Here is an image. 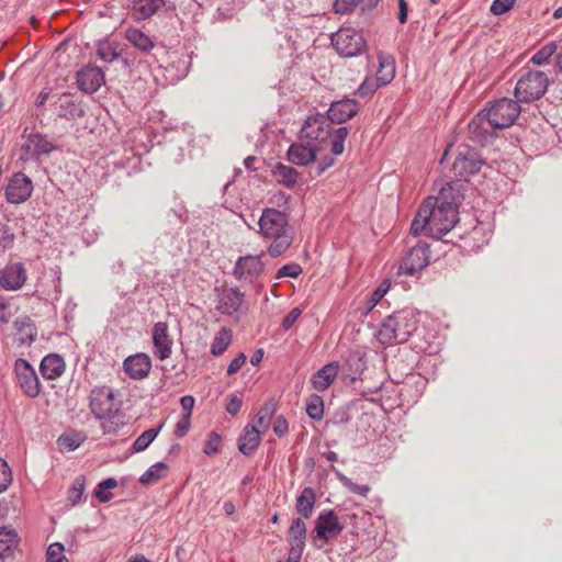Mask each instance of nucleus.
<instances>
[{
    "label": "nucleus",
    "instance_id": "nucleus-24",
    "mask_svg": "<svg viewBox=\"0 0 562 562\" xmlns=\"http://www.w3.org/2000/svg\"><path fill=\"white\" fill-rule=\"evenodd\" d=\"M261 431L256 425H247L238 439V450L244 456H250L259 446Z\"/></svg>",
    "mask_w": 562,
    "mask_h": 562
},
{
    "label": "nucleus",
    "instance_id": "nucleus-55",
    "mask_svg": "<svg viewBox=\"0 0 562 562\" xmlns=\"http://www.w3.org/2000/svg\"><path fill=\"white\" fill-rule=\"evenodd\" d=\"M359 7V0H335L334 10L336 13L346 14Z\"/></svg>",
    "mask_w": 562,
    "mask_h": 562
},
{
    "label": "nucleus",
    "instance_id": "nucleus-61",
    "mask_svg": "<svg viewBox=\"0 0 562 562\" xmlns=\"http://www.w3.org/2000/svg\"><path fill=\"white\" fill-rule=\"evenodd\" d=\"M190 427V416L184 415L176 425L175 434L178 437H183L188 431Z\"/></svg>",
    "mask_w": 562,
    "mask_h": 562
},
{
    "label": "nucleus",
    "instance_id": "nucleus-13",
    "mask_svg": "<svg viewBox=\"0 0 562 562\" xmlns=\"http://www.w3.org/2000/svg\"><path fill=\"white\" fill-rule=\"evenodd\" d=\"M483 166V160L479 155L468 147L459 151L454 159L452 170L457 177L467 180L470 176L480 171Z\"/></svg>",
    "mask_w": 562,
    "mask_h": 562
},
{
    "label": "nucleus",
    "instance_id": "nucleus-3",
    "mask_svg": "<svg viewBox=\"0 0 562 562\" xmlns=\"http://www.w3.org/2000/svg\"><path fill=\"white\" fill-rule=\"evenodd\" d=\"M429 218V235L441 238L448 234L458 222V209L451 202L439 201L437 198H427L424 202Z\"/></svg>",
    "mask_w": 562,
    "mask_h": 562
},
{
    "label": "nucleus",
    "instance_id": "nucleus-44",
    "mask_svg": "<svg viewBox=\"0 0 562 562\" xmlns=\"http://www.w3.org/2000/svg\"><path fill=\"white\" fill-rule=\"evenodd\" d=\"M86 487V479L83 475L77 476L71 486L68 490V502L71 505H77L80 503L83 492Z\"/></svg>",
    "mask_w": 562,
    "mask_h": 562
},
{
    "label": "nucleus",
    "instance_id": "nucleus-41",
    "mask_svg": "<svg viewBox=\"0 0 562 562\" xmlns=\"http://www.w3.org/2000/svg\"><path fill=\"white\" fill-rule=\"evenodd\" d=\"M167 469V464L164 462H157L148 468L139 477V483L148 485L159 481L164 476V471Z\"/></svg>",
    "mask_w": 562,
    "mask_h": 562
},
{
    "label": "nucleus",
    "instance_id": "nucleus-39",
    "mask_svg": "<svg viewBox=\"0 0 562 562\" xmlns=\"http://www.w3.org/2000/svg\"><path fill=\"white\" fill-rule=\"evenodd\" d=\"M59 101L58 115L60 117L74 120L83 114V111L74 101L69 100L66 94H63Z\"/></svg>",
    "mask_w": 562,
    "mask_h": 562
},
{
    "label": "nucleus",
    "instance_id": "nucleus-28",
    "mask_svg": "<svg viewBox=\"0 0 562 562\" xmlns=\"http://www.w3.org/2000/svg\"><path fill=\"white\" fill-rule=\"evenodd\" d=\"M316 502V495L312 487H305L299 497L296 498V512L304 518L312 516L314 505Z\"/></svg>",
    "mask_w": 562,
    "mask_h": 562
},
{
    "label": "nucleus",
    "instance_id": "nucleus-50",
    "mask_svg": "<svg viewBox=\"0 0 562 562\" xmlns=\"http://www.w3.org/2000/svg\"><path fill=\"white\" fill-rule=\"evenodd\" d=\"M303 269L299 263L290 262L286 265H283L276 274V279H282V278H297L302 273Z\"/></svg>",
    "mask_w": 562,
    "mask_h": 562
},
{
    "label": "nucleus",
    "instance_id": "nucleus-59",
    "mask_svg": "<svg viewBox=\"0 0 562 562\" xmlns=\"http://www.w3.org/2000/svg\"><path fill=\"white\" fill-rule=\"evenodd\" d=\"M289 430V424L288 420L284 418V416L280 415L276 418L274 425H273V432L278 437H283Z\"/></svg>",
    "mask_w": 562,
    "mask_h": 562
},
{
    "label": "nucleus",
    "instance_id": "nucleus-30",
    "mask_svg": "<svg viewBox=\"0 0 562 562\" xmlns=\"http://www.w3.org/2000/svg\"><path fill=\"white\" fill-rule=\"evenodd\" d=\"M125 37L135 48L143 53H148L154 47V42L139 29L128 27L125 31Z\"/></svg>",
    "mask_w": 562,
    "mask_h": 562
},
{
    "label": "nucleus",
    "instance_id": "nucleus-36",
    "mask_svg": "<svg viewBox=\"0 0 562 562\" xmlns=\"http://www.w3.org/2000/svg\"><path fill=\"white\" fill-rule=\"evenodd\" d=\"M423 233L429 235V218L424 203L419 206L411 225V234L414 237L420 236Z\"/></svg>",
    "mask_w": 562,
    "mask_h": 562
},
{
    "label": "nucleus",
    "instance_id": "nucleus-60",
    "mask_svg": "<svg viewBox=\"0 0 562 562\" xmlns=\"http://www.w3.org/2000/svg\"><path fill=\"white\" fill-rule=\"evenodd\" d=\"M335 158L333 156H324L315 168V177L322 176L328 168L334 166Z\"/></svg>",
    "mask_w": 562,
    "mask_h": 562
},
{
    "label": "nucleus",
    "instance_id": "nucleus-40",
    "mask_svg": "<svg viewBox=\"0 0 562 562\" xmlns=\"http://www.w3.org/2000/svg\"><path fill=\"white\" fill-rule=\"evenodd\" d=\"M366 363L359 353H351L347 359V372L352 382L361 378Z\"/></svg>",
    "mask_w": 562,
    "mask_h": 562
},
{
    "label": "nucleus",
    "instance_id": "nucleus-10",
    "mask_svg": "<svg viewBox=\"0 0 562 562\" xmlns=\"http://www.w3.org/2000/svg\"><path fill=\"white\" fill-rule=\"evenodd\" d=\"M90 408L98 419L111 418L119 411L111 387H95L90 394Z\"/></svg>",
    "mask_w": 562,
    "mask_h": 562
},
{
    "label": "nucleus",
    "instance_id": "nucleus-9",
    "mask_svg": "<svg viewBox=\"0 0 562 562\" xmlns=\"http://www.w3.org/2000/svg\"><path fill=\"white\" fill-rule=\"evenodd\" d=\"M430 258L429 245L425 241H417L416 245L412 246L400 263V272L413 276L424 270Z\"/></svg>",
    "mask_w": 562,
    "mask_h": 562
},
{
    "label": "nucleus",
    "instance_id": "nucleus-34",
    "mask_svg": "<svg viewBox=\"0 0 562 562\" xmlns=\"http://www.w3.org/2000/svg\"><path fill=\"white\" fill-rule=\"evenodd\" d=\"M13 325L19 334L21 345H31L35 340L37 330L30 319H16Z\"/></svg>",
    "mask_w": 562,
    "mask_h": 562
},
{
    "label": "nucleus",
    "instance_id": "nucleus-51",
    "mask_svg": "<svg viewBox=\"0 0 562 562\" xmlns=\"http://www.w3.org/2000/svg\"><path fill=\"white\" fill-rule=\"evenodd\" d=\"M381 87L376 79L367 77L357 90V94L361 98H368L372 95L378 88Z\"/></svg>",
    "mask_w": 562,
    "mask_h": 562
},
{
    "label": "nucleus",
    "instance_id": "nucleus-29",
    "mask_svg": "<svg viewBox=\"0 0 562 562\" xmlns=\"http://www.w3.org/2000/svg\"><path fill=\"white\" fill-rule=\"evenodd\" d=\"M18 544L15 530L9 527L0 528V559L9 558Z\"/></svg>",
    "mask_w": 562,
    "mask_h": 562
},
{
    "label": "nucleus",
    "instance_id": "nucleus-20",
    "mask_svg": "<svg viewBox=\"0 0 562 562\" xmlns=\"http://www.w3.org/2000/svg\"><path fill=\"white\" fill-rule=\"evenodd\" d=\"M23 149L26 155L35 158L42 155L50 154L57 149V146L50 139H48L46 135L40 133H31L25 139Z\"/></svg>",
    "mask_w": 562,
    "mask_h": 562
},
{
    "label": "nucleus",
    "instance_id": "nucleus-63",
    "mask_svg": "<svg viewBox=\"0 0 562 562\" xmlns=\"http://www.w3.org/2000/svg\"><path fill=\"white\" fill-rule=\"evenodd\" d=\"M390 288V283L387 281H384L378 286V289L373 292L371 301L372 304L375 305L387 292Z\"/></svg>",
    "mask_w": 562,
    "mask_h": 562
},
{
    "label": "nucleus",
    "instance_id": "nucleus-23",
    "mask_svg": "<svg viewBox=\"0 0 562 562\" xmlns=\"http://www.w3.org/2000/svg\"><path fill=\"white\" fill-rule=\"evenodd\" d=\"M338 370L339 364L336 361L325 364L312 375V387L318 392L327 390L336 379Z\"/></svg>",
    "mask_w": 562,
    "mask_h": 562
},
{
    "label": "nucleus",
    "instance_id": "nucleus-8",
    "mask_svg": "<svg viewBox=\"0 0 562 562\" xmlns=\"http://www.w3.org/2000/svg\"><path fill=\"white\" fill-rule=\"evenodd\" d=\"M266 252L260 255H246L239 257L234 266L233 276L241 283L252 284L261 276L265 270L262 257Z\"/></svg>",
    "mask_w": 562,
    "mask_h": 562
},
{
    "label": "nucleus",
    "instance_id": "nucleus-38",
    "mask_svg": "<svg viewBox=\"0 0 562 562\" xmlns=\"http://www.w3.org/2000/svg\"><path fill=\"white\" fill-rule=\"evenodd\" d=\"M232 342V331L227 328H222L214 337L211 345V353L215 357L223 355Z\"/></svg>",
    "mask_w": 562,
    "mask_h": 562
},
{
    "label": "nucleus",
    "instance_id": "nucleus-62",
    "mask_svg": "<svg viewBox=\"0 0 562 562\" xmlns=\"http://www.w3.org/2000/svg\"><path fill=\"white\" fill-rule=\"evenodd\" d=\"M241 400L236 395H231L226 405V412L231 415H236L241 407Z\"/></svg>",
    "mask_w": 562,
    "mask_h": 562
},
{
    "label": "nucleus",
    "instance_id": "nucleus-14",
    "mask_svg": "<svg viewBox=\"0 0 562 562\" xmlns=\"http://www.w3.org/2000/svg\"><path fill=\"white\" fill-rule=\"evenodd\" d=\"M78 88L89 94L94 93L104 83L105 77L103 70L93 65H87L77 72Z\"/></svg>",
    "mask_w": 562,
    "mask_h": 562
},
{
    "label": "nucleus",
    "instance_id": "nucleus-33",
    "mask_svg": "<svg viewBox=\"0 0 562 562\" xmlns=\"http://www.w3.org/2000/svg\"><path fill=\"white\" fill-rule=\"evenodd\" d=\"M378 340L383 345L398 344L395 323L393 316H387L379 327L376 333Z\"/></svg>",
    "mask_w": 562,
    "mask_h": 562
},
{
    "label": "nucleus",
    "instance_id": "nucleus-35",
    "mask_svg": "<svg viewBox=\"0 0 562 562\" xmlns=\"http://www.w3.org/2000/svg\"><path fill=\"white\" fill-rule=\"evenodd\" d=\"M276 412V403L273 401L266 402L256 414L255 420L251 425H256L263 434L270 426L271 418Z\"/></svg>",
    "mask_w": 562,
    "mask_h": 562
},
{
    "label": "nucleus",
    "instance_id": "nucleus-48",
    "mask_svg": "<svg viewBox=\"0 0 562 562\" xmlns=\"http://www.w3.org/2000/svg\"><path fill=\"white\" fill-rule=\"evenodd\" d=\"M15 240V235L12 228L5 224L0 223V251L10 249Z\"/></svg>",
    "mask_w": 562,
    "mask_h": 562
},
{
    "label": "nucleus",
    "instance_id": "nucleus-15",
    "mask_svg": "<svg viewBox=\"0 0 562 562\" xmlns=\"http://www.w3.org/2000/svg\"><path fill=\"white\" fill-rule=\"evenodd\" d=\"M392 316L396 327L397 341L398 344H404L408 340L409 336L416 331L418 319L416 315L408 310L396 312Z\"/></svg>",
    "mask_w": 562,
    "mask_h": 562
},
{
    "label": "nucleus",
    "instance_id": "nucleus-49",
    "mask_svg": "<svg viewBox=\"0 0 562 562\" xmlns=\"http://www.w3.org/2000/svg\"><path fill=\"white\" fill-rule=\"evenodd\" d=\"M64 551V546L60 542L52 543L46 552V562H68Z\"/></svg>",
    "mask_w": 562,
    "mask_h": 562
},
{
    "label": "nucleus",
    "instance_id": "nucleus-43",
    "mask_svg": "<svg viewBox=\"0 0 562 562\" xmlns=\"http://www.w3.org/2000/svg\"><path fill=\"white\" fill-rule=\"evenodd\" d=\"M97 55L105 63H112L120 57L116 46L109 41H101L98 44Z\"/></svg>",
    "mask_w": 562,
    "mask_h": 562
},
{
    "label": "nucleus",
    "instance_id": "nucleus-6",
    "mask_svg": "<svg viewBox=\"0 0 562 562\" xmlns=\"http://www.w3.org/2000/svg\"><path fill=\"white\" fill-rule=\"evenodd\" d=\"M484 112L497 130H503L516 122L521 108L516 99L502 98L496 100L488 109H484Z\"/></svg>",
    "mask_w": 562,
    "mask_h": 562
},
{
    "label": "nucleus",
    "instance_id": "nucleus-21",
    "mask_svg": "<svg viewBox=\"0 0 562 562\" xmlns=\"http://www.w3.org/2000/svg\"><path fill=\"white\" fill-rule=\"evenodd\" d=\"M126 374L134 380L146 378L151 369V360L146 353H136L127 357L123 363Z\"/></svg>",
    "mask_w": 562,
    "mask_h": 562
},
{
    "label": "nucleus",
    "instance_id": "nucleus-25",
    "mask_svg": "<svg viewBox=\"0 0 562 562\" xmlns=\"http://www.w3.org/2000/svg\"><path fill=\"white\" fill-rule=\"evenodd\" d=\"M243 302L244 293L237 288H229L223 290L217 307L223 314L232 315L240 308Z\"/></svg>",
    "mask_w": 562,
    "mask_h": 562
},
{
    "label": "nucleus",
    "instance_id": "nucleus-19",
    "mask_svg": "<svg viewBox=\"0 0 562 562\" xmlns=\"http://www.w3.org/2000/svg\"><path fill=\"white\" fill-rule=\"evenodd\" d=\"M25 281L26 270L21 262L8 265L0 276V285L7 291L19 290Z\"/></svg>",
    "mask_w": 562,
    "mask_h": 562
},
{
    "label": "nucleus",
    "instance_id": "nucleus-47",
    "mask_svg": "<svg viewBox=\"0 0 562 562\" xmlns=\"http://www.w3.org/2000/svg\"><path fill=\"white\" fill-rule=\"evenodd\" d=\"M333 471L336 472L337 474V477L339 479V481L344 484V486H346L350 492L355 493V494H358V495H361L363 497H366L368 495V493L370 492V487L369 485L367 484H363V485H359L357 483H353L349 477H347L345 474H342L341 472L337 471L334 467H333Z\"/></svg>",
    "mask_w": 562,
    "mask_h": 562
},
{
    "label": "nucleus",
    "instance_id": "nucleus-46",
    "mask_svg": "<svg viewBox=\"0 0 562 562\" xmlns=\"http://www.w3.org/2000/svg\"><path fill=\"white\" fill-rule=\"evenodd\" d=\"M82 441L79 434H65L58 438L57 443L61 450L74 451L80 447Z\"/></svg>",
    "mask_w": 562,
    "mask_h": 562
},
{
    "label": "nucleus",
    "instance_id": "nucleus-42",
    "mask_svg": "<svg viewBox=\"0 0 562 562\" xmlns=\"http://www.w3.org/2000/svg\"><path fill=\"white\" fill-rule=\"evenodd\" d=\"M306 414L313 420H321L324 415V401L319 395L313 394L306 403Z\"/></svg>",
    "mask_w": 562,
    "mask_h": 562
},
{
    "label": "nucleus",
    "instance_id": "nucleus-53",
    "mask_svg": "<svg viewBox=\"0 0 562 562\" xmlns=\"http://www.w3.org/2000/svg\"><path fill=\"white\" fill-rule=\"evenodd\" d=\"M12 482V472L8 463L0 458V493L7 491Z\"/></svg>",
    "mask_w": 562,
    "mask_h": 562
},
{
    "label": "nucleus",
    "instance_id": "nucleus-4",
    "mask_svg": "<svg viewBox=\"0 0 562 562\" xmlns=\"http://www.w3.org/2000/svg\"><path fill=\"white\" fill-rule=\"evenodd\" d=\"M549 78L540 70H528L520 76L514 95L519 103H530L541 99L548 90Z\"/></svg>",
    "mask_w": 562,
    "mask_h": 562
},
{
    "label": "nucleus",
    "instance_id": "nucleus-2",
    "mask_svg": "<svg viewBox=\"0 0 562 562\" xmlns=\"http://www.w3.org/2000/svg\"><path fill=\"white\" fill-rule=\"evenodd\" d=\"M259 234L270 241L267 254L273 258L282 256L294 239L293 228L289 225L288 215L277 209L267 207L258 221Z\"/></svg>",
    "mask_w": 562,
    "mask_h": 562
},
{
    "label": "nucleus",
    "instance_id": "nucleus-22",
    "mask_svg": "<svg viewBox=\"0 0 562 562\" xmlns=\"http://www.w3.org/2000/svg\"><path fill=\"white\" fill-rule=\"evenodd\" d=\"M317 153H319L317 147L307 145L305 142L299 139L297 143L289 147L286 156L290 162L297 166H306L314 161Z\"/></svg>",
    "mask_w": 562,
    "mask_h": 562
},
{
    "label": "nucleus",
    "instance_id": "nucleus-18",
    "mask_svg": "<svg viewBox=\"0 0 562 562\" xmlns=\"http://www.w3.org/2000/svg\"><path fill=\"white\" fill-rule=\"evenodd\" d=\"M315 530L319 539L329 540L342 531V526L333 510H324L317 518Z\"/></svg>",
    "mask_w": 562,
    "mask_h": 562
},
{
    "label": "nucleus",
    "instance_id": "nucleus-27",
    "mask_svg": "<svg viewBox=\"0 0 562 562\" xmlns=\"http://www.w3.org/2000/svg\"><path fill=\"white\" fill-rule=\"evenodd\" d=\"M379 69L376 71V80L381 86L390 83L395 76V61L391 55L379 53Z\"/></svg>",
    "mask_w": 562,
    "mask_h": 562
},
{
    "label": "nucleus",
    "instance_id": "nucleus-37",
    "mask_svg": "<svg viewBox=\"0 0 562 562\" xmlns=\"http://www.w3.org/2000/svg\"><path fill=\"white\" fill-rule=\"evenodd\" d=\"M164 427V423H161L157 428H149L142 432L136 440L133 442L132 450L133 452H142L145 451L149 445L157 438L158 434Z\"/></svg>",
    "mask_w": 562,
    "mask_h": 562
},
{
    "label": "nucleus",
    "instance_id": "nucleus-7",
    "mask_svg": "<svg viewBox=\"0 0 562 562\" xmlns=\"http://www.w3.org/2000/svg\"><path fill=\"white\" fill-rule=\"evenodd\" d=\"M14 374L16 384L24 395L31 398H35L41 394L42 385L40 379L35 369L27 360L22 358L15 360Z\"/></svg>",
    "mask_w": 562,
    "mask_h": 562
},
{
    "label": "nucleus",
    "instance_id": "nucleus-57",
    "mask_svg": "<svg viewBox=\"0 0 562 562\" xmlns=\"http://www.w3.org/2000/svg\"><path fill=\"white\" fill-rule=\"evenodd\" d=\"M302 311L299 307L292 308L282 319L281 326L284 330H289L294 323L299 319L301 316Z\"/></svg>",
    "mask_w": 562,
    "mask_h": 562
},
{
    "label": "nucleus",
    "instance_id": "nucleus-64",
    "mask_svg": "<svg viewBox=\"0 0 562 562\" xmlns=\"http://www.w3.org/2000/svg\"><path fill=\"white\" fill-rule=\"evenodd\" d=\"M94 496L101 503H108V502H110L112 499L113 494L110 491L105 490V488H101L100 484H98L95 490H94Z\"/></svg>",
    "mask_w": 562,
    "mask_h": 562
},
{
    "label": "nucleus",
    "instance_id": "nucleus-1",
    "mask_svg": "<svg viewBox=\"0 0 562 562\" xmlns=\"http://www.w3.org/2000/svg\"><path fill=\"white\" fill-rule=\"evenodd\" d=\"M349 130L346 126H340L336 130L326 117V115L316 113L308 116L300 130L299 139L305 142L307 145L317 147L321 151L324 145L330 140V153L333 156H339L345 150V140L348 136Z\"/></svg>",
    "mask_w": 562,
    "mask_h": 562
},
{
    "label": "nucleus",
    "instance_id": "nucleus-52",
    "mask_svg": "<svg viewBox=\"0 0 562 562\" xmlns=\"http://www.w3.org/2000/svg\"><path fill=\"white\" fill-rule=\"evenodd\" d=\"M221 437L217 432L212 431L204 443L203 452L206 456H214L220 451Z\"/></svg>",
    "mask_w": 562,
    "mask_h": 562
},
{
    "label": "nucleus",
    "instance_id": "nucleus-5",
    "mask_svg": "<svg viewBox=\"0 0 562 562\" xmlns=\"http://www.w3.org/2000/svg\"><path fill=\"white\" fill-rule=\"evenodd\" d=\"M331 43L342 57H356L367 49L363 35L352 27H340L331 35Z\"/></svg>",
    "mask_w": 562,
    "mask_h": 562
},
{
    "label": "nucleus",
    "instance_id": "nucleus-56",
    "mask_svg": "<svg viewBox=\"0 0 562 562\" xmlns=\"http://www.w3.org/2000/svg\"><path fill=\"white\" fill-rule=\"evenodd\" d=\"M289 537L306 538V526L301 518H294L289 529Z\"/></svg>",
    "mask_w": 562,
    "mask_h": 562
},
{
    "label": "nucleus",
    "instance_id": "nucleus-26",
    "mask_svg": "<svg viewBox=\"0 0 562 562\" xmlns=\"http://www.w3.org/2000/svg\"><path fill=\"white\" fill-rule=\"evenodd\" d=\"M40 371L45 379L55 380L64 373L65 361L59 355H47L41 361Z\"/></svg>",
    "mask_w": 562,
    "mask_h": 562
},
{
    "label": "nucleus",
    "instance_id": "nucleus-16",
    "mask_svg": "<svg viewBox=\"0 0 562 562\" xmlns=\"http://www.w3.org/2000/svg\"><path fill=\"white\" fill-rule=\"evenodd\" d=\"M153 344L155 356L159 360H166L171 356L172 339L168 334V325L165 322H158L153 327Z\"/></svg>",
    "mask_w": 562,
    "mask_h": 562
},
{
    "label": "nucleus",
    "instance_id": "nucleus-45",
    "mask_svg": "<svg viewBox=\"0 0 562 562\" xmlns=\"http://www.w3.org/2000/svg\"><path fill=\"white\" fill-rule=\"evenodd\" d=\"M557 48L558 46L554 42L548 43L533 54L530 61L537 66L546 65L557 52Z\"/></svg>",
    "mask_w": 562,
    "mask_h": 562
},
{
    "label": "nucleus",
    "instance_id": "nucleus-12",
    "mask_svg": "<svg viewBox=\"0 0 562 562\" xmlns=\"http://www.w3.org/2000/svg\"><path fill=\"white\" fill-rule=\"evenodd\" d=\"M32 192V180L23 172H15L10 178L4 194L9 203L20 204L25 202L31 196Z\"/></svg>",
    "mask_w": 562,
    "mask_h": 562
},
{
    "label": "nucleus",
    "instance_id": "nucleus-17",
    "mask_svg": "<svg viewBox=\"0 0 562 562\" xmlns=\"http://www.w3.org/2000/svg\"><path fill=\"white\" fill-rule=\"evenodd\" d=\"M359 111V104L353 99H342L330 104L327 111V119L330 123H345L353 117Z\"/></svg>",
    "mask_w": 562,
    "mask_h": 562
},
{
    "label": "nucleus",
    "instance_id": "nucleus-11",
    "mask_svg": "<svg viewBox=\"0 0 562 562\" xmlns=\"http://www.w3.org/2000/svg\"><path fill=\"white\" fill-rule=\"evenodd\" d=\"M496 130L491 119L482 110L468 124L469 139L484 146L494 139Z\"/></svg>",
    "mask_w": 562,
    "mask_h": 562
},
{
    "label": "nucleus",
    "instance_id": "nucleus-54",
    "mask_svg": "<svg viewBox=\"0 0 562 562\" xmlns=\"http://www.w3.org/2000/svg\"><path fill=\"white\" fill-rule=\"evenodd\" d=\"M516 0H494L490 7V11L494 15H501L514 8Z\"/></svg>",
    "mask_w": 562,
    "mask_h": 562
},
{
    "label": "nucleus",
    "instance_id": "nucleus-58",
    "mask_svg": "<svg viewBox=\"0 0 562 562\" xmlns=\"http://www.w3.org/2000/svg\"><path fill=\"white\" fill-rule=\"evenodd\" d=\"M247 357L244 352H239L228 364L227 374L233 375L237 373L241 367L245 364Z\"/></svg>",
    "mask_w": 562,
    "mask_h": 562
},
{
    "label": "nucleus",
    "instance_id": "nucleus-32",
    "mask_svg": "<svg viewBox=\"0 0 562 562\" xmlns=\"http://www.w3.org/2000/svg\"><path fill=\"white\" fill-rule=\"evenodd\" d=\"M164 5L165 0H135L133 10L138 19H147Z\"/></svg>",
    "mask_w": 562,
    "mask_h": 562
},
{
    "label": "nucleus",
    "instance_id": "nucleus-31",
    "mask_svg": "<svg viewBox=\"0 0 562 562\" xmlns=\"http://www.w3.org/2000/svg\"><path fill=\"white\" fill-rule=\"evenodd\" d=\"M272 176L279 183L292 188L297 181L299 172L293 167L278 162L272 169Z\"/></svg>",
    "mask_w": 562,
    "mask_h": 562
}]
</instances>
